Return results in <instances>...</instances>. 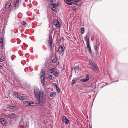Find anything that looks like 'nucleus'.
Wrapping results in <instances>:
<instances>
[{
  "instance_id": "38",
  "label": "nucleus",
  "mask_w": 128,
  "mask_h": 128,
  "mask_svg": "<svg viewBox=\"0 0 128 128\" xmlns=\"http://www.w3.org/2000/svg\"><path fill=\"white\" fill-rule=\"evenodd\" d=\"M26 96H23V100H26Z\"/></svg>"
},
{
  "instance_id": "14",
  "label": "nucleus",
  "mask_w": 128,
  "mask_h": 128,
  "mask_svg": "<svg viewBox=\"0 0 128 128\" xmlns=\"http://www.w3.org/2000/svg\"><path fill=\"white\" fill-rule=\"evenodd\" d=\"M29 106H36L37 105V104L35 102H30Z\"/></svg>"
},
{
  "instance_id": "2",
  "label": "nucleus",
  "mask_w": 128,
  "mask_h": 128,
  "mask_svg": "<svg viewBox=\"0 0 128 128\" xmlns=\"http://www.w3.org/2000/svg\"><path fill=\"white\" fill-rule=\"evenodd\" d=\"M39 98L38 99H39V102H43L44 100V93L42 90H40V93L39 95Z\"/></svg>"
},
{
  "instance_id": "15",
  "label": "nucleus",
  "mask_w": 128,
  "mask_h": 128,
  "mask_svg": "<svg viewBox=\"0 0 128 128\" xmlns=\"http://www.w3.org/2000/svg\"><path fill=\"white\" fill-rule=\"evenodd\" d=\"M41 76H45V71L44 69L42 70L40 72Z\"/></svg>"
},
{
  "instance_id": "22",
  "label": "nucleus",
  "mask_w": 128,
  "mask_h": 128,
  "mask_svg": "<svg viewBox=\"0 0 128 128\" xmlns=\"http://www.w3.org/2000/svg\"><path fill=\"white\" fill-rule=\"evenodd\" d=\"M56 4H52L51 9L52 10H54L56 9Z\"/></svg>"
},
{
  "instance_id": "33",
  "label": "nucleus",
  "mask_w": 128,
  "mask_h": 128,
  "mask_svg": "<svg viewBox=\"0 0 128 128\" xmlns=\"http://www.w3.org/2000/svg\"><path fill=\"white\" fill-rule=\"evenodd\" d=\"M56 59H53L52 60V63H55V62H56Z\"/></svg>"
},
{
  "instance_id": "12",
  "label": "nucleus",
  "mask_w": 128,
  "mask_h": 128,
  "mask_svg": "<svg viewBox=\"0 0 128 128\" xmlns=\"http://www.w3.org/2000/svg\"><path fill=\"white\" fill-rule=\"evenodd\" d=\"M16 117V115L14 113L12 114L10 116H9V118L10 119L15 118Z\"/></svg>"
},
{
  "instance_id": "9",
  "label": "nucleus",
  "mask_w": 128,
  "mask_h": 128,
  "mask_svg": "<svg viewBox=\"0 0 128 128\" xmlns=\"http://www.w3.org/2000/svg\"><path fill=\"white\" fill-rule=\"evenodd\" d=\"M89 79V76L88 74H87L86 78H82L81 79L80 81L82 82H86L88 81Z\"/></svg>"
},
{
  "instance_id": "18",
  "label": "nucleus",
  "mask_w": 128,
  "mask_h": 128,
  "mask_svg": "<svg viewBox=\"0 0 128 128\" xmlns=\"http://www.w3.org/2000/svg\"><path fill=\"white\" fill-rule=\"evenodd\" d=\"M65 2L67 4L69 5H71L72 4V3L69 0H64Z\"/></svg>"
},
{
  "instance_id": "35",
  "label": "nucleus",
  "mask_w": 128,
  "mask_h": 128,
  "mask_svg": "<svg viewBox=\"0 0 128 128\" xmlns=\"http://www.w3.org/2000/svg\"><path fill=\"white\" fill-rule=\"evenodd\" d=\"M97 47L96 45H95L94 46V48L95 50H97Z\"/></svg>"
},
{
  "instance_id": "24",
  "label": "nucleus",
  "mask_w": 128,
  "mask_h": 128,
  "mask_svg": "<svg viewBox=\"0 0 128 128\" xmlns=\"http://www.w3.org/2000/svg\"><path fill=\"white\" fill-rule=\"evenodd\" d=\"M5 56L2 55L0 58V62H2L4 60L5 58Z\"/></svg>"
},
{
  "instance_id": "17",
  "label": "nucleus",
  "mask_w": 128,
  "mask_h": 128,
  "mask_svg": "<svg viewBox=\"0 0 128 128\" xmlns=\"http://www.w3.org/2000/svg\"><path fill=\"white\" fill-rule=\"evenodd\" d=\"M3 40L1 38H0V46H2V48H3Z\"/></svg>"
},
{
  "instance_id": "30",
  "label": "nucleus",
  "mask_w": 128,
  "mask_h": 128,
  "mask_svg": "<svg viewBox=\"0 0 128 128\" xmlns=\"http://www.w3.org/2000/svg\"><path fill=\"white\" fill-rule=\"evenodd\" d=\"M47 78L49 79H51L52 78V76L50 75H48L47 77Z\"/></svg>"
},
{
  "instance_id": "23",
  "label": "nucleus",
  "mask_w": 128,
  "mask_h": 128,
  "mask_svg": "<svg viewBox=\"0 0 128 128\" xmlns=\"http://www.w3.org/2000/svg\"><path fill=\"white\" fill-rule=\"evenodd\" d=\"M45 77L44 76L43 77V76H40L41 82L42 83L44 82L45 81Z\"/></svg>"
},
{
  "instance_id": "31",
  "label": "nucleus",
  "mask_w": 128,
  "mask_h": 128,
  "mask_svg": "<svg viewBox=\"0 0 128 128\" xmlns=\"http://www.w3.org/2000/svg\"><path fill=\"white\" fill-rule=\"evenodd\" d=\"M86 44L88 48H91L90 44L89 43V42H88H88H86Z\"/></svg>"
},
{
  "instance_id": "41",
  "label": "nucleus",
  "mask_w": 128,
  "mask_h": 128,
  "mask_svg": "<svg viewBox=\"0 0 128 128\" xmlns=\"http://www.w3.org/2000/svg\"><path fill=\"white\" fill-rule=\"evenodd\" d=\"M2 68V67L0 65V68Z\"/></svg>"
},
{
  "instance_id": "34",
  "label": "nucleus",
  "mask_w": 128,
  "mask_h": 128,
  "mask_svg": "<svg viewBox=\"0 0 128 128\" xmlns=\"http://www.w3.org/2000/svg\"><path fill=\"white\" fill-rule=\"evenodd\" d=\"M56 90L58 92V93H59L60 92V90L59 88L58 87H57V88H56Z\"/></svg>"
},
{
  "instance_id": "7",
  "label": "nucleus",
  "mask_w": 128,
  "mask_h": 128,
  "mask_svg": "<svg viewBox=\"0 0 128 128\" xmlns=\"http://www.w3.org/2000/svg\"><path fill=\"white\" fill-rule=\"evenodd\" d=\"M19 0H15L14 2V8H18L19 6Z\"/></svg>"
},
{
  "instance_id": "6",
  "label": "nucleus",
  "mask_w": 128,
  "mask_h": 128,
  "mask_svg": "<svg viewBox=\"0 0 128 128\" xmlns=\"http://www.w3.org/2000/svg\"><path fill=\"white\" fill-rule=\"evenodd\" d=\"M64 51V47L62 45L59 46L58 48V51L60 54H61Z\"/></svg>"
},
{
  "instance_id": "1",
  "label": "nucleus",
  "mask_w": 128,
  "mask_h": 128,
  "mask_svg": "<svg viewBox=\"0 0 128 128\" xmlns=\"http://www.w3.org/2000/svg\"><path fill=\"white\" fill-rule=\"evenodd\" d=\"M89 65L92 70L94 72H99V69L97 65L93 61L90 60L89 62Z\"/></svg>"
},
{
  "instance_id": "39",
  "label": "nucleus",
  "mask_w": 128,
  "mask_h": 128,
  "mask_svg": "<svg viewBox=\"0 0 128 128\" xmlns=\"http://www.w3.org/2000/svg\"><path fill=\"white\" fill-rule=\"evenodd\" d=\"M55 86L56 87V88H57V87H58V86L56 84H55Z\"/></svg>"
},
{
  "instance_id": "13",
  "label": "nucleus",
  "mask_w": 128,
  "mask_h": 128,
  "mask_svg": "<svg viewBox=\"0 0 128 128\" xmlns=\"http://www.w3.org/2000/svg\"><path fill=\"white\" fill-rule=\"evenodd\" d=\"M8 108H10L11 109L13 110H14L16 109V106H12L11 105H8Z\"/></svg>"
},
{
  "instance_id": "10",
  "label": "nucleus",
  "mask_w": 128,
  "mask_h": 128,
  "mask_svg": "<svg viewBox=\"0 0 128 128\" xmlns=\"http://www.w3.org/2000/svg\"><path fill=\"white\" fill-rule=\"evenodd\" d=\"M56 71V69L53 68L49 69L48 71V72L49 74L52 73Z\"/></svg>"
},
{
  "instance_id": "19",
  "label": "nucleus",
  "mask_w": 128,
  "mask_h": 128,
  "mask_svg": "<svg viewBox=\"0 0 128 128\" xmlns=\"http://www.w3.org/2000/svg\"><path fill=\"white\" fill-rule=\"evenodd\" d=\"M30 102L29 101H25L23 102V104L25 106H29L30 104Z\"/></svg>"
},
{
  "instance_id": "28",
  "label": "nucleus",
  "mask_w": 128,
  "mask_h": 128,
  "mask_svg": "<svg viewBox=\"0 0 128 128\" xmlns=\"http://www.w3.org/2000/svg\"><path fill=\"white\" fill-rule=\"evenodd\" d=\"M58 72L56 71L55 72L53 73V74L56 76H58Z\"/></svg>"
},
{
  "instance_id": "37",
  "label": "nucleus",
  "mask_w": 128,
  "mask_h": 128,
  "mask_svg": "<svg viewBox=\"0 0 128 128\" xmlns=\"http://www.w3.org/2000/svg\"><path fill=\"white\" fill-rule=\"evenodd\" d=\"M48 1L49 2H53V0H48Z\"/></svg>"
},
{
  "instance_id": "26",
  "label": "nucleus",
  "mask_w": 128,
  "mask_h": 128,
  "mask_svg": "<svg viewBox=\"0 0 128 128\" xmlns=\"http://www.w3.org/2000/svg\"><path fill=\"white\" fill-rule=\"evenodd\" d=\"M80 32L82 34H83L84 32V27H82L81 28Z\"/></svg>"
},
{
  "instance_id": "8",
  "label": "nucleus",
  "mask_w": 128,
  "mask_h": 128,
  "mask_svg": "<svg viewBox=\"0 0 128 128\" xmlns=\"http://www.w3.org/2000/svg\"><path fill=\"white\" fill-rule=\"evenodd\" d=\"M62 120L64 122L65 124H68L69 122V120L66 117L64 116H63Z\"/></svg>"
},
{
  "instance_id": "25",
  "label": "nucleus",
  "mask_w": 128,
  "mask_h": 128,
  "mask_svg": "<svg viewBox=\"0 0 128 128\" xmlns=\"http://www.w3.org/2000/svg\"><path fill=\"white\" fill-rule=\"evenodd\" d=\"M84 39L86 42H88H88H89V37L87 36V35L85 37Z\"/></svg>"
},
{
  "instance_id": "40",
  "label": "nucleus",
  "mask_w": 128,
  "mask_h": 128,
  "mask_svg": "<svg viewBox=\"0 0 128 128\" xmlns=\"http://www.w3.org/2000/svg\"><path fill=\"white\" fill-rule=\"evenodd\" d=\"M3 52H4V53H5V50H4H4L3 49Z\"/></svg>"
},
{
  "instance_id": "42",
  "label": "nucleus",
  "mask_w": 128,
  "mask_h": 128,
  "mask_svg": "<svg viewBox=\"0 0 128 128\" xmlns=\"http://www.w3.org/2000/svg\"><path fill=\"white\" fill-rule=\"evenodd\" d=\"M74 0H69L70 1H73Z\"/></svg>"
},
{
  "instance_id": "21",
  "label": "nucleus",
  "mask_w": 128,
  "mask_h": 128,
  "mask_svg": "<svg viewBox=\"0 0 128 128\" xmlns=\"http://www.w3.org/2000/svg\"><path fill=\"white\" fill-rule=\"evenodd\" d=\"M11 4L10 2H8L7 3L6 6V8L9 10V8Z\"/></svg>"
},
{
  "instance_id": "27",
  "label": "nucleus",
  "mask_w": 128,
  "mask_h": 128,
  "mask_svg": "<svg viewBox=\"0 0 128 128\" xmlns=\"http://www.w3.org/2000/svg\"><path fill=\"white\" fill-rule=\"evenodd\" d=\"M76 81V78H74L73 79L72 82V84L73 85L75 83V82Z\"/></svg>"
},
{
  "instance_id": "11",
  "label": "nucleus",
  "mask_w": 128,
  "mask_h": 128,
  "mask_svg": "<svg viewBox=\"0 0 128 128\" xmlns=\"http://www.w3.org/2000/svg\"><path fill=\"white\" fill-rule=\"evenodd\" d=\"M81 4V2L80 0H75L74 1V4L76 5H78Z\"/></svg>"
},
{
  "instance_id": "44",
  "label": "nucleus",
  "mask_w": 128,
  "mask_h": 128,
  "mask_svg": "<svg viewBox=\"0 0 128 128\" xmlns=\"http://www.w3.org/2000/svg\"><path fill=\"white\" fill-rule=\"evenodd\" d=\"M4 54H5V53H4ZM4 56H5V54H4Z\"/></svg>"
},
{
  "instance_id": "5",
  "label": "nucleus",
  "mask_w": 128,
  "mask_h": 128,
  "mask_svg": "<svg viewBox=\"0 0 128 128\" xmlns=\"http://www.w3.org/2000/svg\"><path fill=\"white\" fill-rule=\"evenodd\" d=\"M54 25L57 28H60V24L58 20H54L53 23Z\"/></svg>"
},
{
  "instance_id": "16",
  "label": "nucleus",
  "mask_w": 128,
  "mask_h": 128,
  "mask_svg": "<svg viewBox=\"0 0 128 128\" xmlns=\"http://www.w3.org/2000/svg\"><path fill=\"white\" fill-rule=\"evenodd\" d=\"M0 121L2 124L6 126L5 124H6V121L5 119L4 118H1L0 120Z\"/></svg>"
},
{
  "instance_id": "4",
  "label": "nucleus",
  "mask_w": 128,
  "mask_h": 128,
  "mask_svg": "<svg viewBox=\"0 0 128 128\" xmlns=\"http://www.w3.org/2000/svg\"><path fill=\"white\" fill-rule=\"evenodd\" d=\"M48 39V45L50 48H51L52 47V36L51 34L50 35Z\"/></svg>"
},
{
  "instance_id": "32",
  "label": "nucleus",
  "mask_w": 128,
  "mask_h": 128,
  "mask_svg": "<svg viewBox=\"0 0 128 128\" xmlns=\"http://www.w3.org/2000/svg\"><path fill=\"white\" fill-rule=\"evenodd\" d=\"M26 22L24 21H22V25L25 26L26 25Z\"/></svg>"
},
{
  "instance_id": "36",
  "label": "nucleus",
  "mask_w": 128,
  "mask_h": 128,
  "mask_svg": "<svg viewBox=\"0 0 128 128\" xmlns=\"http://www.w3.org/2000/svg\"><path fill=\"white\" fill-rule=\"evenodd\" d=\"M88 49V50L89 52H90V53L91 52V48H89Z\"/></svg>"
},
{
  "instance_id": "20",
  "label": "nucleus",
  "mask_w": 128,
  "mask_h": 128,
  "mask_svg": "<svg viewBox=\"0 0 128 128\" xmlns=\"http://www.w3.org/2000/svg\"><path fill=\"white\" fill-rule=\"evenodd\" d=\"M56 94V92H51L50 93V96L51 97H53Z\"/></svg>"
},
{
  "instance_id": "3",
  "label": "nucleus",
  "mask_w": 128,
  "mask_h": 128,
  "mask_svg": "<svg viewBox=\"0 0 128 128\" xmlns=\"http://www.w3.org/2000/svg\"><path fill=\"white\" fill-rule=\"evenodd\" d=\"M34 92L36 97L37 98H39V95L40 93L38 88L37 87H35L34 88Z\"/></svg>"
},
{
  "instance_id": "43",
  "label": "nucleus",
  "mask_w": 128,
  "mask_h": 128,
  "mask_svg": "<svg viewBox=\"0 0 128 128\" xmlns=\"http://www.w3.org/2000/svg\"><path fill=\"white\" fill-rule=\"evenodd\" d=\"M100 44H98V46H100Z\"/></svg>"
},
{
  "instance_id": "29",
  "label": "nucleus",
  "mask_w": 128,
  "mask_h": 128,
  "mask_svg": "<svg viewBox=\"0 0 128 128\" xmlns=\"http://www.w3.org/2000/svg\"><path fill=\"white\" fill-rule=\"evenodd\" d=\"M17 98H18L20 99L21 100H23V96H18Z\"/></svg>"
}]
</instances>
